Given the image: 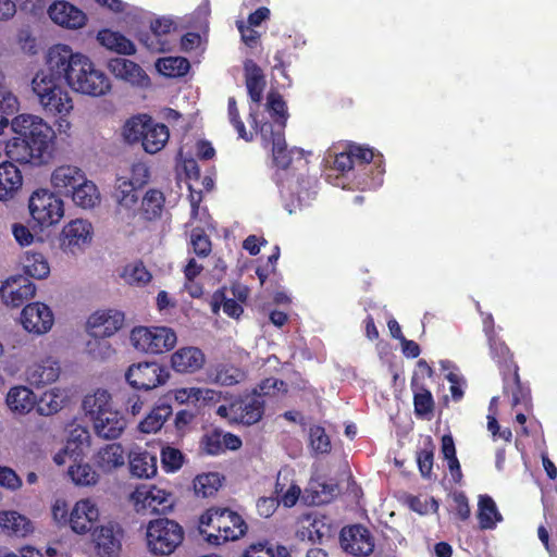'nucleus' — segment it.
Instances as JSON below:
<instances>
[{
    "label": "nucleus",
    "instance_id": "obj_17",
    "mask_svg": "<svg viewBox=\"0 0 557 557\" xmlns=\"http://www.w3.org/2000/svg\"><path fill=\"white\" fill-rule=\"evenodd\" d=\"M263 413L264 400L260 398V395H257V393L247 395L239 401L231 405L232 418L246 425H252L259 422Z\"/></svg>",
    "mask_w": 557,
    "mask_h": 557
},
{
    "label": "nucleus",
    "instance_id": "obj_22",
    "mask_svg": "<svg viewBox=\"0 0 557 557\" xmlns=\"http://www.w3.org/2000/svg\"><path fill=\"white\" fill-rule=\"evenodd\" d=\"M95 433L104 440H115L126 428V420L119 411L112 408L92 421Z\"/></svg>",
    "mask_w": 557,
    "mask_h": 557
},
{
    "label": "nucleus",
    "instance_id": "obj_40",
    "mask_svg": "<svg viewBox=\"0 0 557 557\" xmlns=\"http://www.w3.org/2000/svg\"><path fill=\"white\" fill-rule=\"evenodd\" d=\"M156 67L161 75L176 78L187 74L190 63L184 57H165L157 61Z\"/></svg>",
    "mask_w": 557,
    "mask_h": 557
},
{
    "label": "nucleus",
    "instance_id": "obj_58",
    "mask_svg": "<svg viewBox=\"0 0 557 557\" xmlns=\"http://www.w3.org/2000/svg\"><path fill=\"white\" fill-rule=\"evenodd\" d=\"M244 377V373L233 367H222L218 370L215 380L218 383L231 386L240 382Z\"/></svg>",
    "mask_w": 557,
    "mask_h": 557
},
{
    "label": "nucleus",
    "instance_id": "obj_52",
    "mask_svg": "<svg viewBox=\"0 0 557 557\" xmlns=\"http://www.w3.org/2000/svg\"><path fill=\"white\" fill-rule=\"evenodd\" d=\"M139 41L151 52H165L171 50V41L163 38L150 28L140 35Z\"/></svg>",
    "mask_w": 557,
    "mask_h": 557
},
{
    "label": "nucleus",
    "instance_id": "obj_34",
    "mask_svg": "<svg viewBox=\"0 0 557 557\" xmlns=\"http://www.w3.org/2000/svg\"><path fill=\"white\" fill-rule=\"evenodd\" d=\"M71 197L74 203L83 209L95 208L100 202L98 187L86 177L73 189Z\"/></svg>",
    "mask_w": 557,
    "mask_h": 557
},
{
    "label": "nucleus",
    "instance_id": "obj_14",
    "mask_svg": "<svg viewBox=\"0 0 557 557\" xmlns=\"http://www.w3.org/2000/svg\"><path fill=\"white\" fill-rule=\"evenodd\" d=\"M341 545L343 549L354 556L366 557L374 549V541L362 525L344 528L341 532Z\"/></svg>",
    "mask_w": 557,
    "mask_h": 557
},
{
    "label": "nucleus",
    "instance_id": "obj_31",
    "mask_svg": "<svg viewBox=\"0 0 557 557\" xmlns=\"http://www.w3.org/2000/svg\"><path fill=\"white\" fill-rule=\"evenodd\" d=\"M205 362L202 350H176L171 357L172 368L181 373L196 372Z\"/></svg>",
    "mask_w": 557,
    "mask_h": 557
},
{
    "label": "nucleus",
    "instance_id": "obj_57",
    "mask_svg": "<svg viewBox=\"0 0 557 557\" xmlns=\"http://www.w3.org/2000/svg\"><path fill=\"white\" fill-rule=\"evenodd\" d=\"M222 438V431L213 430L207 433L201 440L202 449L209 455L223 453Z\"/></svg>",
    "mask_w": 557,
    "mask_h": 557
},
{
    "label": "nucleus",
    "instance_id": "obj_55",
    "mask_svg": "<svg viewBox=\"0 0 557 557\" xmlns=\"http://www.w3.org/2000/svg\"><path fill=\"white\" fill-rule=\"evenodd\" d=\"M184 456L177 448L165 447L161 451V463L166 471H176L183 465Z\"/></svg>",
    "mask_w": 557,
    "mask_h": 557
},
{
    "label": "nucleus",
    "instance_id": "obj_18",
    "mask_svg": "<svg viewBox=\"0 0 557 557\" xmlns=\"http://www.w3.org/2000/svg\"><path fill=\"white\" fill-rule=\"evenodd\" d=\"M110 72L120 79H123L134 86L146 87L150 84V78L143 67L136 62L124 59L113 58L108 62Z\"/></svg>",
    "mask_w": 557,
    "mask_h": 557
},
{
    "label": "nucleus",
    "instance_id": "obj_62",
    "mask_svg": "<svg viewBox=\"0 0 557 557\" xmlns=\"http://www.w3.org/2000/svg\"><path fill=\"white\" fill-rule=\"evenodd\" d=\"M315 490V496L312 499L314 504L330 503L338 494V486L335 483H321Z\"/></svg>",
    "mask_w": 557,
    "mask_h": 557
},
{
    "label": "nucleus",
    "instance_id": "obj_1",
    "mask_svg": "<svg viewBox=\"0 0 557 557\" xmlns=\"http://www.w3.org/2000/svg\"><path fill=\"white\" fill-rule=\"evenodd\" d=\"M12 129L17 136L7 143L8 161L0 163V200L13 198L22 187V173L15 163L40 166L52 158L55 133L41 117L17 115Z\"/></svg>",
    "mask_w": 557,
    "mask_h": 557
},
{
    "label": "nucleus",
    "instance_id": "obj_41",
    "mask_svg": "<svg viewBox=\"0 0 557 557\" xmlns=\"http://www.w3.org/2000/svg\"><path fill=\"white\" fill-rule=\"evenodd\" d=\"M90 446V433L82 425H73L69 433L65 454L79 456L84 454V449Z\"/></svg>",
    "mask_w": 557,
    "mask_h": 557
},
{
    "label": "nucleus",
    "instance_id": "obj_48",
    "mask_svg": "<svg viewBox=\"0 0 557 557\" xmlns=\"http://www.w3.org/2000/svg\"><path fill=\"white\" fill-rule=\"evenodd\" d=\"M309 442L314 454H327L331 451L330 437L320 425H313L309 429Z\"/></svg>",
    "mask_w": 557,
    "mask_h": 557
},
{
    "label": "nucleus",
    "instance_id": "obj_15",
    "mask_svg": "<svg viewBox=\"0 0 557 557\" xmlns=\"http://www.w3.org/2000/svg\"><path fill=\"white\" fill-rule=\"evenodd\" d=\"M21 322L27 332L37 335L45 334L53 324V313L47 305L32 302L23 308Z\"/></svg>",
    "mask_w": 557,
    "mask_h": 557
},
{
    "label": "nucleus",
    "instance_id": "obj_3",
    "mask_svg": "<svg viewBox=\"0 0 557 557\" xmlns=\"http://www.w3.org/2000/svg\"><path fill=\"white\" fill-rule=\"evenodd\" d=\"M32 89L37 96L45 113L51 116H59V129H69L71 124L66 116L74 108L72 97L62 83L57 82L49 75L37 73L32 81Z\"/></svg>",
    "mask_w": 557,
    "mask_h": 557
},
{
    "label": "nucleus",
    "instance_id": "obj_7",
    "mask_svg": "<svg viewBox=\"0 0 557 557\" xmlns=\"http://www.w3.org/2000/svg\"><path fill=\"white\" fill-rule=\"evenodd\" d=\"M32 219L40 227L58 224L64 215L63 200L48 188L33 191L28 200Z\"/></svg>",
    "mask_w": 557,
    "mask_h": 557
},
{
    "label": "nucleus",
    "instance_id": "obj_51",
    "mask_svg": "<svg viewBox=\"0 0 557 557\" xmlns=\"http://www.w3.org/2000/svg\"><path fill=\"white\" fill-rule=\"evenodd\" d=\"M190 245L194 253L200 258L208 257L211 252V240L200 227H196L191 231Z\"/></svg>",
    "mask_w": 557,
    "mask_h": 557
},
{
    "label": "nucleus",
    "instance_id": "obj_54",
    "mask_svg": "<svg viewBox=\"0 0 557 557\" xmlns=\"http://www.w3.org/2000/svg\"><path fill=\"white\" fill-rule=\"evenodd\" d=\"M272 146V156L274 164L280 169H287L292 163L290 151L287 149L285 136L278 135Z\"/></svg>",
    "mask_w": 557,
    "mask_h": 557
},
{
    "label": "nucleus",
    "instance_id": "obj_64",
    "mask_svg": "<svg viewBox=\"0 0 557 557\" xmlns=\"http://www.w3.org/2000/svg\"><path fill=\"white\" fill-rule=\"evenodd\" d=\"M237 28L245 45L249 48H255L258 45L260 33L253 29L252 26L245 25L244 22H237Z\"/></svg>",
    "mask_w": 557,
    "mask_h": 557
},
{
    "label": "nucleus",
    "instance_id": "obj_42",
    "mask_svg": "<svg viewBox=\"0 0 557 557\" xmlns=\"http://www.w3.org/2000/svg\"><path fill=\"white\" fill-rule=\"evenodd\" d=\"M171 414V406L165 404L159 405L139 423V430L143 433L157 432Z\"/></svg>",
    "mask_w": 557,
    "mask_h": 557
},
{
    "label": "nucleus",
    "instance_id": "obj_12",
    "mask_svg": "<svg viewBox=\"0 0 557 557\" xmlns=\"http://www.w3.org/2000/svg\"><path fill=\"white\" fill-rule=\"evenodd\" d=\"M125 314L120 310H97L89 315L86 330L95 338L111 337L123 326Z\"/></svg>",
    "mask_w": 557,
    "mask_h": 557
},
{
    "label": "nucleus",
    "instance_id": "obj_24",
    "mask_svg": "<svg viewBox=\"0 0 557 557\" xmlns=\"http://www.w3.org/2000/svg\"><path fill=\"white\" fill-rule=\"evenodd\" d=\"M92 536L99 555L111 557L121 550V532L117 527L111 523L102 525L95 530Z\"/></svg>",
    "mask_w": 557,
    "mask_h": 557
},
{
    "label": "nucleus",
    "instance_id": "obj_59",
    "mask_svg": "<svg viewBox=\"0 0 557 557\" xmlns=\"http://www.w3.org/2000/svg\"><path fill=\"white\" fill-rule=\"evenodd\" d=\"M414 411L418 416H425L432 412L434 401L429 391L422 389L414 395Z\"/></svg>",
    "mask_w": 557,
    "mask_h": 557
},
{
    "label": "nucleus",
    "instance_id": "obj_36",
    "mask_svg": "<svg viewBox=\"0 0 557 557\" xmlns=\"http://www.w3.org/2000/svg\"><path fill=\"white\" fill-rule=\"evenodd\" d=\"M165 198L162 191L149 189L141 200L140 213L147 221H154L161 218L164 209Z\"/></svg>",
    "mask_w": 557,
    "mask_h": 557
},
{
    "label": "nucleus",
    "instance_id": "obj_30",
    "mask_svg": "<svg viewBox=\"0 0 557 557\" xmlns=\"http://www.w3.org/2000/svg\"><path fill=\"white\" fill-rule=\"evenodd\" d=\"M4 81L5 76L0 72V135L9 124L12 125L13 121H10V116H13L20 109L17 97L5 86Z\"/></svg>",
    "mask_w": 557,
    "mask_h": 557
},
{
    "label": "nucleus",
    "instance_id": "obj_53",
    "mask_svg": "<svg viewBox=\"0 0 557 557\" xmlns=\"http://www.w3.org/2000/svg\"><path fill=\"white\" fill-rule=\"evenodd\" d=\"M252 393L263 396H276L278 394L285 395L287 393V384L276 377H268L260 382Z\"/></svg>",
    "mask_w": 557,
    "mask_h": 557
},
{
    "label": "nucleus",
    "instance_id": "obj_49",
    "mask_svg": "<svg viewBox=\"0 0 557 557\" xmlns=\"http://www.w3.org/2000/svg\"><path fill=\"white\" fill-rule=\"evenodd\" d=\"M268 110L275 122L286 125L288 117L286 103L277 91H270L268 95Z\"/></svg>",
    "mask_w": 557,
    "mask_h": 557
},
{
    "label": "nucleus",
    "instance_id": "obj_35",
    "mask_svg": "<svg viewBox=\"0 0 557 557\" xmlns=\"http://www.w3.org/2000/svg\"><path fill=\"white\" fill-rule=\"evenodd\" d=\"M211 310L214 314L219 313L220 309H223V312L233 319H238L243 312V306L236 301L234 298H230L226 295V287L223 286L216 289L210 301Z\"/></svg>",
    "mask_w": 557,
    "mask_h": 557
},
{
    "label": "nucleus",
    "instance_id": "obj_8",
    "mask_svg": "<svg viewBox=\"0 0 557 557\" xmlns=\"http://www.w3.org/2000/svg\"><path fill=\"white\" fill-rule=\"evenodd\" d=\"M69 86L81 94L99 97L111 89L109 77L102 71L96 69L95 64L86 55L83 57Z\"/></svg>",
    "mask_w": 557,
    "mask_h": 557
},
{
    "label": "nucleus",
    "instance_id": "obj_47",
    "mask_svg": "<svg viewBox=\"0 0 557 557\" xmlns=\"http://www.w3.org/2000/svg\"><path fill=\"white\" fill-rule=\"evenodd\" d=\"M69 475L77 485H94L99 480L98 473L88 463L71 466Z\"/></svg>",
    "mask_w": 557,
    "mask_h": 557
},
{
    "label": "nucleus",
    "instance_id": "obj_61",
    "mask_svg": "<svg viewBox=\"0 0 557 557\" xmlns=\"http://www.w3.org/2000/svg\"><path fill=\"white\" fill-rule=\"evenodd\" d=\"M387 327H388V331H389V335L393 338L399 341V343L401 345V348H420L418 343H416L414 341H411V339H407L404 336L401 326H400V324L397 322V320L395 318L391 317L387 320Z\"/></svg>",
    "mask_w": 557,
    "mask_h": 557
},
{
    "label": "nucleus",
    "instance_id": "obj_37",
    "mask_svg": "<svg viewBox=\"0 0 557 557\" xmlns=\"http://www.w3.org/2000/svg\"><path fill=\"white\" fill-rule=\"evenodd\" d=\"M478 519L480 528L483 530L495 528L496 523L502 521L503 517L499 513L495 502L487 495L479 497Z\"/></svg>",
    "mask_w": 557,
    "mask_h": 557
},
{
    "label": "nucleus",
    "instance_id": "obj_50",
    "mask_svg": "<svg viewBox=\"0 0 557 557\" xmlns=\"http://www.w3.org/2000/svg\"><path fill=\"white\" fill-rule=\"evenodd\" d=\"M483 331L486 335L490 348H507L506 342L500 334L503 330L500 327H495L492 314H486L483 318Z\"/></svg>",
    "mask_w": 557,
    "mask_h": 557
},
{
    "label": "nucleus",
    "instance_id": "obj_25",
    "mask_svg": "<svg viewBox=\"0 0 557 557\" xmlns=\"http://www.w3.org/2000/svg\"><path fill=\"white\" fill-rule=\"evenodd\" d=\"M129 471L133 476L149 479L157 474V456L141 449L132 450L128 455Z\"/></svg>",
    "mask_w": 557,
    "mask_h": 557
},
{
    "label": "nucleus",
    "instance_id": "obj_43",
    "mask_svg": "<svg viewBox=\"0 0 557 557\" xmlns=\"http://www.w3.org/2000/svg\"><path fill=\"white\" fill-rule=\"evenodd\" d=\"M24 270L27 277L30 276L37 280L46 278L50 273L49 263L40 252H26Z\"/></svg>",
    "mask_w": 557,
    "mask_h": 557
},
{
    "label": "nucleus",
    "instance_id": "obj_27",
    "mask_svg": "<svg viewBox=\"0 0 557 557\" xmlns=\"http://www.w3.org/2000/svg\"><path fill=\"white\" fill-rule=\"evenodd\" d=\"M245 84L248 95L255 103L262 100L263 90L265 87V77L262 69L252 60H247L244 63Z\"/></svg>",
    "mask_w": 557,
    "mask_h": 557
},
{
    "label": "nucleus",
    "instance_id": "obj_32",
    "mask_svg": "<svg viewBox=\"0 0 557 557\" xmlns=\"http://www.w3.org/2000/svg\"><path fill=\"white\" fill-rule=\"evenodd\" d=\"M136 499L141 502L144 507H149L153 511H165L173 505L172 495L157 486H151L145 491H137Z\"/></svg>",
    "mask_w": 557,
    "mask_h": 557
},
{
    "label": "nucleus",
    "instance_id": "obj_39",
    "mask_svg": "<svg viewBox=\"0 0 557 557\" xmlns=\"http://www.w3.org/2000/svg\"><path fill=\"white\" fill-rule=\"evenodd\" d=\"M110 398V394L104 389H98L94 394L85 396L83 409L90 417L91 421L111 409Z\"/></svg>",
    "mask_w": 557,
    "mask_h": 557
},
{
    "label": "nucleus",
    "instance_id": "obj_29",
    "mask_svg": "<svg viewBox=\"0 0 557 557\" xmlns=\"http://www.w3.org/2000/svg\"><path fill=\"white\" fill-rule=\"evenodd\" d=\"M97 40L108 50L119 54L132 55L136 52L134 42L119 32L104 28L98 32Z\"/></svg>",
    "mask_w": 557,
    "mask_h": 557
},
{
    "label": "nucleus",
    "instance_id": "obj_4",
    "mask_svg": "<svg viewBox=\"0 0 557 557\" xmlns=\"http://www.w3.org/2000/svg\"><path fill=\"white\" fill-rule=\"evenodd\" d=\"M247 525L242 517L228 508H210L199 519V531L208 543L221 545L243 536Z\"/></svg>",
    "mask_w": 557,
    "mask_h": 557
},
{
    "label": "nucleus",
    "instance_id": "obj_28",
    "mask_svg": "<svg viewBox=\"0 0 557 557\" xmlns=\"http://www.w3.org/2000/svg\"><path fill=\"white\" fill-rule=\"evenodd\" d=\"M0 528L7 535L25 537L34 531L33 522L16 511L0 512Z\"/></svg>",
    "mask_w": 557,
    "mask_h": 557
},
{
    "label": "nucleus",
    "instance_id": "obj_45",
    "mask_svg": "<svg viewBox=\"0 0 557 557\" xmlns=\"http://www.w3.org/2000/svg\"><path fill=\"white\" fill-rule=\"evenodd\" d=\"M306 522H308L311 533L310 542L324 544L326 541L332 539L333 529L332 525L326 521L325 517L313 519L308 517Z\"/></svg>",
    "mask_w": 557,
    "mask_h": 557
},
{
    "label": "nucleus",
    "instance_id": "obj_10",
    "mask_svg": "<svg viewBox=\"0 0 557 557\" xmlns=\"http://www.w3.org/2000/svg\"><path fill=\"white\" fill-rule=\"evenodd\" d=\"M125 377L134 388L150 391L165 384L170 372L156 361H145L132 364L126 371Z\"/></svg>",
    "mask_w": 557,
    "mask_h": 557
},
{
    "label": "nucleus",
    "instance_id": "obj_19",
    "mask_svg": "<svg viewBox=\"0 0 557 557\" xmlns=\"http://www.w3.org/2000/svg\"><path fill=\"white\" fill-rule=\"evenodd\" d=\"M61 372V367L51 357L34 362L26 369L27 382L36 387H41L55 382Z\"/></svg>",
    "mask_w": 557,
    "mask_h": 557
},
{
    "label": "nucleus",
    "instance_id": "obj_11",
    "mask_svg": "<svg viewBox=\"0 0 557 557\" xmlns=\"http://www.w3.org/2000/svg\"><path fill=\"white\" fill-rule=\"evenodd\" d=\"M129 339L134 348H174L176 333L169 326H135Z\"/></svg>",
    "mask_w": 557,
    "mask_h": 557
},
{
    "label": "nucleus",
    "instance_id": "obj_2",
    "mask_svg": "<svg viewBox=\"0 0 557 557\" xmlns=\"http://www.w3.org/2000/svg\"><path fill=\"white\" fill-rule=\"evenodd\" d=\"M383 156L368 147L349 144L334 157V169L343 174L352 172L355 185L360 190L376 189L383 184L385 169Z\"/></svg>",
    "mask_w": 557,
    "mask_h": 557
},
{
    "label": "nucleus",
    "instance_id": "obj_23",
    "mask_svg": "<svg viewBox=\"0 0 557 557\" xmlns=\"http://www.w3.org/2000/svg\"><path fill=\"white\" fill-rule=\"evenodd\" d=\"M85 173L75 165H60L51 174L53 188L65 196H70L73 189L83 183Z\"/></svg>",
    "mask_w": 557,
    "mask_h": 557
},
{
    "label": "nucleus",
    "instance_id": "obj_38",
    "mask_svg": "<svg viewBox=\"0 0 557 557\" xmlns=\"http://www.w3.org/2000/svg\"><path fill=\"white\" fill-rule=\"evenodd\" d=\"M120 276L131 286L144 287L150 283L152 275L141 260L127 263Z\"/></svg>",
    "mask_w": 557,
    "mask_h": 557
},
{
    "label": "nucleus",
    "instance_id": "obj_20",
    "mask_svg": "<svg viewBox=\"0 0 557 557\" xmlns=\"http://www.w3.org/2000/svg\"><path fill=\"white\" fill-rule=\"evenodd\" d=\"M48 14L55 24L71 29L83 27L87 20L82 10L65 1L52 3Z\"/></svg>",
    "mask_w": 557,
    "mask_h": 557
},
{
    "label": "nucleus",
    "instance_id": "obj_44",
    "mask_svg": "<svg viewBox=\"0 0 557 557\" xmlns=\"http://www.w3.org/2000/svg\"><path fill=\"white\" fill-rule=\"evenodd\" d=\"M221 478L216 472L199 474L194 480V490L197 495L202 497L212 496L221 486Z\"/></svg>",
    "mask_w": 557,
    "mask_h": 557
},
{
    "label": "nucleus",
    "instance_id": "obj_5",
    "mask_svg": "<svg viewBox=\"0 0 557 557\" xmlns=\"http://www.w3.org/2000/svg\"><path fill=\"white\" fill-rule=\"evenodd\" d=\"M126 141L141 143L148 153H157L169 140L170 132L165 124L157 123L151 116L143 114L129 119L123 128Z\"/></svg>",
    "mask_w": 557,
    "mask_h": 557
},
{
    "label": "nucleus",
    "instance_id": "obj_33",
    "mask_svg": "<svg viewBox=\"0 0 557 557\" xmlns=\"http://www.w3.org/2000/svg\"><path fill=\"white\" fill-rule=\"evenodd\" d=\"M5 401L11 411L26 414L35 405L34 393L25 386H15L9 391Z\"/></svg>",
    "mask_w": 557,
    "mask_h": 557
},
{
    "label": "nucleus",
    "instance_id": "obj_46",
    "mask_svg": "<svg viewBox=\"0 0 557 557\" xmlns=\"http://www.w3.org/2000/svg\"><path fill=\"white\" fill-rule=\"evenodd\" d=\"M114 197L120 206L131 209L138 202V194L131 181L123 180L120 181L115 191Z\"/></svg>",
    "mask_w": 557,
    "mask_h": 557
},
{
    "label": "nucleus",
    "instance_id": "obj_6",
    "mask_svg": "<svg viewBox=\"0 0 557 557\" xmlns=\"http://www.w3.org/2000/svg\"><path fill=\"white\" fill-rule=\"evenodd\" d=\"M183 540V528L174 520L160 518L148 524V547L156 555H171L182 544Z\"/></svg>",
    "mask_w": 557,
    "mask_h": 557
},
{
    "label": "nucleus",
    "instance_id": "obj_63",
    "mask_svg": "<svg viewBox=\"0 0 557 557\" xmlns=\"http://www.w3.org/2000/svg\"><path fill=\"white\" fill-rule=\"evenodd\" d=\"M0 485L14 491L22 486V480L13 469L0 467Z\"/></svg>",
    "mask_w": 557,
    "mask_h": 557
},
{
    "label": "nucleus",
    "instance_id": "obj_26",
    "mask_svg": "<svg viewBox=\"0 0 557 557\" xmlns=\"http://www.w3.org/2000/svg\"><path fill=\"white\" fill-rule=\"evenodd\" d=\"M94 461L102 472L109 473L124 466L125 453L121 444H108L98 450Z\"/></svg>",
    "mask_w": 557,
    "mask_h": 557
},
{
    "label": "nucleus",
    "instance_id": "obj_56",
    "mask_svg": "<svg viewBox=\"0 0 557 557\" xmlns=\"http://www.w3.org/2000/svg\"><path fill=\"white\" fill-rule=\"evenodd\" d=\"M227 113L231 124L235 127V129L238 133V137L245 140H249L250 138L247 136L246 126L239 116V111L234 97L228 98Z\"/></svg>",
    "mask_w": 557,
    "mask_h": 557
},
{
    "label": "nucleus",
    "instance_id": "obj_60",
    "mask_svg": "<svg viewBox=\"0 0 557 557\" xmlns=\"http://www.w3.org/2000/svg\"><path fill=\"white\" fill-rule=\"evenodd\" d=\"M275 123H276V126H274L270 122H264L260 126V135H261L263 141H265L267 144H271L272 146L275 145V143H276L275 140L278 135L284 136V128L286 126L285 124H282L280 122H275Z\"/></svg>",
    "mask_w": 557,
    "mask_h": 557
},
{
    "label": "nucleus",
    "instance_id": "obj_9",
    "mask_svg": "<svg viewBox=\"0 0 557 557\" xmlns=\"http://www.w3.org/2000/svg\"><path fill=\"white\" fill-rule=\"evenodd\" d=\"M83 57L74 53L67 45H54L48 51L47 67L38 73L47 74L59 83L64 81L69 85Z\"/></svg>",
    "mask_w": 557,
    "mask_h": 557
},
{
    "label": "nucleus",
    "instance_id": "obj_16",
    "mask_svg": "<svg viewBox=\"0 0 557 557\" xmlns=\"http://www.w3.org/2000/svg\"><path fill=\"white\" fill-rule=\"evenodd\" d=\"M92 225L86 220L76 219L67 223L61 233V247L75 253L91 242Z\"/></svg>",
    "mask_w": 557,
    "mask_h": 557
},
{
    "label": "nucleus",
    "instance_id": "obj_21",
    "mask_svg": "<svg viewBox=\"0 0 557 557\" xmlns=\"http://www.w3.org/2000/svg\"><path fill=\"white\" fill-rule=\"evenodd\" d=\"M98 517L99 510L95 504L88 499H83L77 502L72 509L69 523L74 532L84 534L92 529Z\"/></svg>",
    "mask_w": 557,
    "mask_h": 557
},
{
    "label": "nucleus",
    "instance_id": "obj_13",
    "mask_svg": "<svg viewBox=\"0 0 557 557\" xmlns=\"http://www.w3.org/2000/svg\"><path fill=\"white\" fill-rule=\"evenodd\" d=\"M36 286L27 276L16 275L9 277L0 288L3 302L17 308L35 296Z\"/></svg>",
    "mask_w": 557,
    "mask_h": 557
}]
</instances>
